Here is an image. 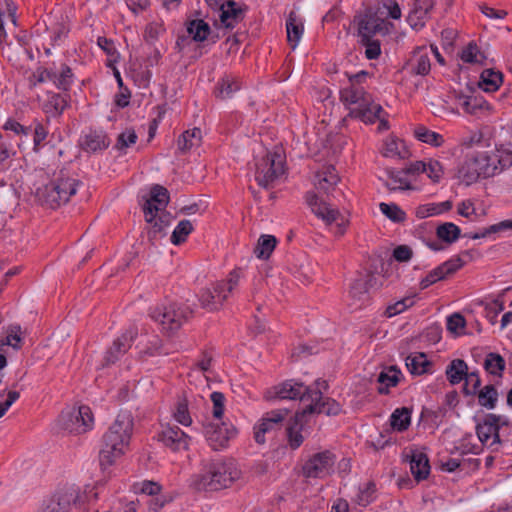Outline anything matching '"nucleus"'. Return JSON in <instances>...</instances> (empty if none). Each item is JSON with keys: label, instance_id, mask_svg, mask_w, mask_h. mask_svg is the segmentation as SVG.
<instances>
[{"label": "nucleus", "instance_id": "1a4fd4ad", "mask_svg": "<svg viewBox=\"0 0 512 512\" xmlns=\"http://www.w3.org/2000/svg\"><path fill=\"white\" fill-rule=\"evenodd\" d=\"M243 276V270L236 268L229 272L226 279L217 281L212 288L203 290L199 298L202 307L210 311L219 309L230 296L239 291Z\"/></svg>", "mask_w": 512, "mask_h": 512}, {"label": "nucleus", "instance_id": "423d86ee", "mask_svg": "<svg viewBox=\"0 0 512 512\" xmlns=\"http://www.w3.org/2000/svg\"><path fill=\"white\" fill-rule=\"evenodd\" d=\"M78 186L77 179L60 172L49 183L37 189L36 198L42 206L56 209L76 194Z\"/></svg>", "mask_w": 512, "mask_h": 512}, {"label": "nucleus", "instance_id": "72a5a7b5", "mask_svg": "<svg viewBox=\"0 0 512 512\" xmlns=\"http://www.w3.org/2000/svg\"><path fill=\"white\" fill-rule=\"evenodd\" d=\"M503 82V75L500 71L485 69L480 75L479 87L485 92H495Z\"/></svg>", "mask_w": 512, "mask_h": 512}, {"label": "nucleus", "instance_id": "79ce46f5", "mask_svg": "<svg viewBox=\"0 0 512 512\" xmlns=\"http://www.w3.org/2000/svg\"><path fill=\"white\" fill-rule=\"evenodd\" d=\"M386 186L390 190H411L413 189L406 171H389V180Z\"/></svg>", "mask_w": 512, "mask_h": 512}, {"label": "nucleus", "instance_id": "cd10ccee", "mask_svg": "<svg viewBox=\"0 0 512 512\" xmlns=\"http://www.w3.org/2000/svg\"><path fill=\"white\" fill-rule=\"evenodd\" d=\"M341 100L350 109L355 106L368 105L371 102V95L366 93L362 87L351 85L341 92Z\"/></svg>", "mask_w": 512, "mask_h": 512}, {"label": "nucleus", "instance_id": "3c124183", "mask_svg": "<svg viewBox=\"0 0 512 512\" xmlns=\"http://www.w3.org/2000/svg\"><path fill=\"white\" fill-rule=\"evenodd\" d=\"M193 231V225L190 220H181L175 227L171 235V242L179 245L186 241L187 236Z\"/></svg>", "mask_w": 512, "mask_h": 512}, {"label": "nucleus", "instance_id": "37998d69", "mask_svg": "<svg viewBox=\"0 0 512 512\" xmlns=\"http://www.w3.org/2000/svg\"><path fill=\"white\" fill-rule=\"evenodd\" d=\"M382 154L389 158H405L408 154L404 142L395 138L385 141Z\"/></svg>", "mask_w": 512, "mask_h": 512}, {"label": "nucleus", "instance_id": "aec40b11", "mask_svg": "<svg viewBox=\"0 0 512 512\" xmlns=\"http://www.w3.org/2000/svg\"><path fill=\"white\" fill-rule=\"evenodd\" d=\"M463 266V261L460 257L456 256L448 261L442 263L435 269H433L425 278L420 282L421 289H426L430 285L436 283L439 280L444 279L448 275L453 274L459 268Z\"/></svg>", "mask_w": 512, "mask_h": 512}, {"label": "nucleus", "instance_id": "393cba45", "mask_svg": "<svg viewBox=\"0 0 512 512\" xmlns=\"http://www.w3.org/2000/svg\"><path fill=\"white\" fill-rule=\"evenodd\" d=\"M77 499V491L73 487L56 493L47 503L43 512H69L72 503Z\"/></svg>", "mask_w": 512, "mask_h": 512}, {"label": "nucleus", "instance_id": "a211bd4d", "mask_svg": "<svg viewBox=\"0 0 512 512\" xmlns=\"http://www.w3.org/2000/svg\"><path fill=\"white\" fill-rule=\"evenodd\" d=\"M286 413L280 410H273L267 412L263 417L254 425V439L258 444H264L265 434L278 429L284 419Z\"/></svg>", "mask_w": 512, "mask_h": 512}, {"label": "nucleus", "instance_id": "b1692460", "mask_svg": "<svg viewBox=\"0 0 512 512\" xmlns=\"http://www.w3.org/2000/svg\"><path fill=\"white\" fill-rule=\"evenodd\" d=\"M373 280L374 275L367 273L365 275L359 276L352 283L349 294L353 300L352 305L355 306V309L361 308L368 301V290L369 287L372 286Z\"/></svg>", "mask_w": 512, "mask_h": 512}, {"label": "nucleus", "instance_id": "338daca9", "mask_svg": "<svg viewBox=\"0 0 512 512\" xmlns=\"http://www.w3.org/2000/svg\"><path fill=\"white\" fill-rule=\"evenodd\" d=\"M19 398L16 391H8L6 394H0V418L5 415L11 405Z\"/></svg>", "mask_w": 512, "mask_h": 512}, {"label": "nucleus", "instance_id": "a19ab883", "mask_svg": "<svg viewBox=\"0 0 512 512\" xmlns=\"http://www.w3.org/2000/svg\"><path fill=\"white\" fill-rule=\"evenodd\" d=\"M467 364L462 359H454L446 368V375L450 384H459L465 380Z\"/></svg>", "mask_w": 512, "mask_h": 512}, {"label": "nucleus", "instance_id": "c85d7f7f", "mask_svg": "<svg viewBox=\"0 0 512 512\" xmlns=\"http://www.w3.org/2000/svg\"><path fill=\"white\" fill-rule=\"evenodd\" d=\"M340 178L333 166H325L315 175V186L324 193H329L339 182Z\"/></svg>", "mask_w": 512, "mask_h": 512}, {"label": "nucleus", "instance_id": "e2e57ef3", "mask_svg": "<svg viewBox=\"0 0 512 512\" xmlns=\"http://www.w3.org/2000/svg\"><path fill=\"white\" fill-rule=\"evenodd\" d=\"M481 58L482 55L478 47L473 43H470L461 53V59L466 63H481Z\"/></svg>", "mask_w": 512, "mask_h": 512}, {"label": "nucleus", "instance_id": "864d4df0", "mask_svg": "<svg viewBox=\"0 0 512 512\" xmlns=\"http://www.w3.org/2000/svg\"><path fill=\"white\" fill-rule=\"evenodd\" d=\"M380 211L391 221L400 223L403 222L406 218L405 212L394 203H380L379 204Z\"/></svg>", "mask_w": 512, "mask_h": 512}, {"label": "nucleus", "instance_id": "c9c22d12", "mask_svg": "<svg viewBox=\"0 0 512 512\" xmlns=\"http://www.w3.org/2000/svg\"><path fill=\"white\" fill-rule=\"evenodd\" d=\"M52 82L58 89L69 90L73 83L71 68L65 64H62L59 69L53 68Z\"/></svg>", "mask_w": 512, "mask_h": 512}, {"label": "nucleus", "instance_id": "9d476101", "mask_svg": "<svg viewBox=\"0 0 512 512\" xmlns=\"http://www.w3.org/2000/svg\"><path fill=\"white\" fill-rule=\"evenodd\" d=\"M58 431L69 434H84L94 427V415L91 408L81 404L65 408L55 423Z\"/></svg>", "mask_w": 512, "mask_h": 512}, {"label": "nucleus", "instance_id": "49530a36", "mask_svg": "<svg viewBox=\"0 0 512 512\" xmlns=\"http://www.w3.org/2000/svg\"><path fill=\"white\" fill-rule=\"evenodd\" d=\"M277 240L272 235H262L254 249L255 255L260 259H267L275 249Z\"/></svg>", "mask_w": 512, "mask_h": 512}, {"label": "nucleus", "instance_id": "7c9ffc66", "mask_svg": "<svg viewBox=\"0 0 512 512\" xmlns=\"http://www.w3.org/2000/svg\"><path fill=\"white\" fill-rule=\"evenodd\" d=\"M406 367L412 375L431 372L432 363L424 353H412L406 358Z\"/></svg>", "mask_w": 512, "mask_h": 512}, {"label": "nucleus", "instance_id": "f3484780", "mask_svg": "<svg viewBox=\"0 0 512 512\" xmlns=\"http://www.w3.org/2000/svg\"><path fill=\"white\" fill-rule=\"evenodd\" d=\"M137 336V330L128 329L120 337H118L112 346L105 352L101 367L114 364L121 356H123L131 347L133 340Z\"/></svg>", "mask_w": 512, "mask_h": 512}, {"label": "nucleus", "instance_id": "09e8293b", "mask_svg": "<svg viewBox=\"0 0 512 512\" xmlns=\"http://www.w3.org/2000/svg\"><path fill=\"white\" fill-rule=\"evenodd\" d=\"M484 368L491 375L501 376L505 368V360L497 353H489L485 358Z\"/></svg>", "mask_w": 512, "mask_h": 512}, {"label": "nucleus", "instance_id": "f257e3e1", "mask_svg": "<svg viewBox=\"0 0 512 512\" xmlns=\"http://www.w3.org/2000/svg\"><path fill=\"white\" fill-rule=\"evenodd\" d=\"M265 397L268 400H299L300 410L288 422L286 433L291 449L299 448L308 432L307 416L314 413L337 414L339 406L325 401L318 386H272Z\"/></svg>", "mask_w": 512, "mask_h": 512}, {"label": "nucleus", "instance_id": "20e7f679", "mask_svg": "<svg viewBox=\"0 0 512 512\" xmlns=\"http://www.w3.org/2000/svg\"><path fill=\"white\" fill-rule=\"evenodd\" d=\"M240 477L241 471L233 460L211 461L191 477L190 486L197 491H218L230 487Z\"/></svg>", "mask_w": 512, "mask_h": 512}, {"label": "nucleus", "instance_id": "5701e85b", "mask_svg": "<svg viewBox=\"0 0 512 512\" xmlns=\"http://www.w3.org/2000/svg\"><path fill=\"white\" fill-rule=\"evenodd\" d=\"M433 6V0H414L413 6L407 16V22L410 27L414 30L422 29L429 19V13Z\"/></svg>", "mask_w": 512, "mask_h": 512}, {"label": "nucleus", "instance_id": "bb28decb", "mask_svg": "<svg viewBox=\"0 0 512 512\" xmlns=\"http://www.w3.org/2000/svg\"><path fill=\"white\" fill-rule=\"evenodd\" d=\"M405 459L409 462L410 471L417 481L424 480L428 477L430 465L426 454L412 450L410 454L405 455Z\"/></svg>", "mask_w": 512, "mask_h": 512}, {"label": "nucleus", "instance_id": "2f4dec72", "mask_svg": "<svg viewBox=\"0 0 512 512\" xmlns=\"http://www.w3.org/2000/svg\"><path fill=\"white\" fill-rule=\"evenodd\" d=\"M287 40L292 49H295L302 37L304 27L295 12H291L286 21Z\"/></svg>", "mask_w": 512, "mask_h": 512}, {"label": "nucleus", "instance_id": "603ef678", "mask_svg": "<svg viewBox=\"0 0 512 512\" xmlns=\"http://www.w3.org/2000/svg\"><path fill=\"white\" fill-rule=\"evenodd\" d=\"M378 384H398L402 381V373L396 366L382 369L377 375Z\"/></svg>", "mask_w": 512, "mask_h": 512}, {"label": "nucleus", "instance_id": "2eb2a0df", "mask_svg": "<svg viewBox=\"0 0 512 512\" xmlns=\"http://www.w3.org/2000/svg\"><path fill=\"white\" fill-rule=\"evenodd\" d=\"M204 433L209 446L217 451L228 446L229 441L236 436L237 430L231 424L217 421L206 424Z\"/></svg>", "mask_w": 512, "mask_h": 512}, {"label": "nucleus", "instance_id": "412c9836", "mask_svg": "<svg viewBox=\"0 0 512 512\" xmlns=\"http://www.w3.org/2000/svg\"><path fill=\"white\" fill-rule=\"evenodd\" d=\"M245 17V10L232 0H227L220 5V26L232 30Z\"/></svg>", "mask_w": 512, "mask_h": 512}, {"label": "nucleus", "instance_id": "bf43d9fd", "mask_svg": "<svg viewBox=\"0 0 512 512\" xmlns=\"http://www.w3.org/2000/svg\"><path fill=\"white\" fill-rule=\"evenodd\" d=\"M137 134L133 129H126L121 134H119L116 148L118 150H124L131 145H134L137 141Z\"/></svg>", "mask_w": 512, "mask_h": 512}, {"label": "nucleus", "instance_id": "4468645a", "mask_svg": "<svg viewBox=\"0 0 512 512\" xmlns=\"http://www.w3.org/2000/svg\"><path fill=\"white\" fill-rule=\"evenodd\" d=\"M306 202L311 208V211L326 225H331L332 223L337 222V234L341 235L344 233V220L337 209L321 201L318 196L313 193H308L306 195Z\"/></svg>", "mask_w": 512, "mask_h": 512}, {"label": "nucleus", "instance_id": "6e6d98bb", "mask_svg": "<svg viewBox=\"0 0 512 512\" xmlns=\"http://www.w3.org/2000/svg\"><path fill=\"white\" fill-rule=\"evenodd\" d=\"M174 418L178 423L184 426H189L192 423L186 399L180 400L177 403L176 410L174 412Z\"/></svg>", "mask_w": 512, "mask_h": 512}, {"label": "nucleus", "instance_id": "39448f33", "mask_svg": "<svg viewBox=\"0 0 512 512\" xmlns=\"http://www.w3.org/2000/svg\"><path fill=\"white\" fill-rule=\"evenodd\" d=\"M512 166V153L502 149L474 152L466 161L464 177L472 183L480 177L489 178Z\"/></svg>", "mask_w": 512, "mask_h": 512}, {"label": "nucleus", "instance_id": "7ed1b4c3", "mask_svg": "<svg viewBox=\"0 0 512 512\" xmlns=\"http://www.w3.org/2000/svg\"><path fill=\"white\" fill-rule=\"evenodd\" d=\"M133 418L129 413H120L103 436V447L99 462L103 469L113 465L126 453L133 431Z\"/></svg>", "mask_w": 512, "mask_h": 512}, {"label": "nucleus", "instance_id": "473e14b6", "mask_svg": "<svg viewBox=\"0 0 512 512\" xmlns=\"http://www.w3.org/2000/svg\"><path fill=\"white\" fill-rule=\"evenodd\" d=\"M413 135L418 141L432 147H440L445 142L443 135L428 129L424 125L415 126L413 129Z\"/></svg>", "mask_w": 512, "mask_h": 512}, {"label": "nucleus", "instance_id": "dca6fc26", "mask_svg": "<svg viewBox=\"0 0 512 512\" xmlns=\"http://www.w3.org/2000/svg\"><path fill=\"white\" fill-rule=\"evenodd\" d=\"M508 421L506 418L495 415L487 414L484 420L477 424L476 433L479 441L483 445L490 447L500 444L499 429L502 425H507Z\"/></svg>", "mask_w": 512, "mask_h": 512}, {"label": "nucleus", "instance_id": "4c0bfd02", "mask_svg": "<svg viewBox=\"0 0 512 512\" xmlns=\"http://www.w3.org/2000/svg\"><path fill=\"white\" fill-rule=\"evenodd\" d=\"M239 89L240 84L235 77L225 76L217 83L215 95L220 99H228Z\"/></svg>", "mask_w": 512, "mask_h": 512}, {"label": "nucleus", "instance_id": "6ab92c4d", "mask_svg": "<svg viewBox=\"0 0 512 512\" xmlns=\"http://www.w3.org/2000/svg\"><path fill=\"white\" fill-rule=\"evenodd\" d=\"M212 362V356L207 353L204 354L197 366L189 373V382H223L224 379H222L221 376L212 368Z\"/></svg>", "mask_w": 512, "mask_h": 512}, {"label": "nucleus", "instance_id": "6e6552de", "mask_svg": "<svg viewBox=\"0 0 512 512\" xmlns=\"http://www.w3.org/2000/svg\"><path fill=\"white\" fill-rule=\"evenodd\" d=\"M150 317L162 333L170 335L178 331L192 315V309L185 303H162L150 309Z\"/></svg>", "mask_w": 512, "mask_h": 512}, {"label": "nucleus", "instance_id": "13d9d810", "mask_svg": "<svg viewBox=\"0 0 512 512\" xmlns=\"http://www.w3.org/2000/svg\"><path fill=\"white\" fill-rule=\"evenodd\" d=\"M425 166V168H427L425 173L427 174L428 178L433 182H439L444 174L441 163L435 159H428L425 161Z\"/></svg>", "mask_w": 512, "mask_h": 512}, {"label": "nucleus", "instance_id": "69168bd1", "mask_svg": "<svg viewBox=\"0 0 512 512\" xmlns=\"http://www.w3.org/2000/svg\"><path fill=\"white\" fill-rule=\"evenodd\" d=\"M48 136V130L44 127V125L40 122H36L34 125V136H33V143H34V151H39L41 145L45 141V139Z\"/></svg>", "mask_w": 512, "mask_h": 512}, {"label": "nucleus", "instance_id": "4be33fe9", "mask_svg": "<svg viewBox=\"0 0 512 512\" xmlns=\"http://www.w3.org/2000/svg\"><path fill=\"white\" fill-rule=\"evenodd\" d=\"M159 440L173 451L188 449L189 436L177 426H167L159 434Z\"/></svg>", "mask_w": 512, "mask_h": 512}, {"label": "nucleus", "instance_id": "c756f323", "mask_svg": "<svg viewBox=\"0 0 512 512\" xmlns=\"http://www.w3.org/2000/svg\"><path fill=\"white\" fill-rule=\"evenodd\" d=\"M381 112L382 107L371 98L368 105L351 107L349 116L358 118L365 123H374L376 119H380Z\"/></svg>", "mask_w": 512, "mask_h": 512}, {"label": "nucleus", "instance_id": "f704fd0d", "mask_svg": "<svg viewBox=\"0 0 512 512\" xmlns=\"http://www.w3.org/2000/svg\"><path fill=\"white\" fill-rule=\"evenodd\" d=\"M22 344V329L18 324H12L5 328L4 336L0 338V350L4 346L19 349Z\"/></svg>", "mask_w": 512, "mask_h": 512}, {"label": "nucleus", "instance_id": "8fccbe9b", "mask_svg": "<svg viewBox=\"0 0 512 512\" xmlns=\"http://www.w3.org/2000/svg\"><path fill=\"white\" fill-rule=\"evenodd\" d=\"M460 228L452 222H446L437 228V236L439 239L447 242L453 243L460 236Z\"/></svg>", "mask_w": 512, "mask_h": 512}, {"label": "nucleus", "instance_id": "5fc2aeb1", "mask_svg": "<svg viewBox=\"0 0 512 512\" xmlns=\"http://www.w3.org/2000/svg\"><path fill=\"white\" fill-rule=\"evenodd\" d=\"M457 100L458 104L464 109L465 112L469 114L475 113L478 109L482 107V101L477 97L461 94L457 96Z\"/></svg>", "mask_w": 512, "mask_h": 512}, {"label": "nucleus", "instance_id": "a878e982", "mask_svg": "<svg viewBox=\"0 0 512 512\" xmlns=\"http://www.w3.org/2000/svg\"><path fill=\"white\" fill-rule=\"evenodd\" d=\"M432 52V46L430 49L426 47L416 49L408 62V67L410 68L411 73L421 76L427 75L431 69L430 56Z\"/></svg>", "mask_w": 512, "mask_h": 512}, {"label": "nucleus", "instance_id": "9b49d317", "mask_svg": "<svg viewBox=\"0 0 512 512\" xmlns=\"http://www.w3.org/2000/svg\"><path fill=\"white\" fill-rule=\"evenodd\" d=\"M284 174V158L279 152H268L256 164V181L269 188L275 180Z\"/></svg>", "mask_w": 512, "mask_h": 512}, {"label": "nucleus", "instance_id": "c03bdc74", "mask_svg": "<svg viewBox=\"0 0 512 512\" xmlns=\"http://www.w3.org/2000/svg\"><path fill=\"white\" fill-rule=\"evenodd\" d=\"M411 422V411L406 408H398L396 409L391 417H390V424L393 429L397 431H405Z\"/></svg>", "mask_w": 512, "mask_h": 512}, {"label": "nucleus", "instance_id": "f8f14e48", "mask_svg": "<svg viewBox=\"0 0 512 512\" xmlns=\"http://www.w3.org/2000/svg\"><path fill=\"white\" fill-rule=\"evenodd\" d=\"M358 35L360 39L374 38L377 35L385 36L393 25L380 17L372 9L366 10L357 17Z\"/></svg>", "mask_w": 512, "mask_h": 512}, {"label": "nucleus", "instance_id": "774afa93", "mask_svg": "<svg viewBox=\"0 0 512 512\" xmlns=\"http://www.w3.org/2000/svg\"><path fill=\"white\" fill-rule=\"evenodd\" d=\"M211 400L213 402V416L216 420H220L224 413V395L220 392H213Z\"/></svg>", "mask_w": 512, "mask_h": 512}, {"label": "nucleus", "instance_id": "0eeeda50", "mask_svg": "<svg viewBox=\"0 0 512 512\" xmlns=\"http://www.w3.org/2000/svg\"><path fill=\"white\" fill-rule=\"evenodd\" d=\"M169 203L168 190L160 185L151 188L149 197L143 204V213L147 223L151 225L150 234L157 237L169 225V214L166 207Z\"/></svg>", "mask_w": 512, "mask_h": 512}, {"label": "nucleus", "instance_id": "ddd939ff", "mask_svg": "<svg viewBox=\"0 0 512 512\" xmlns=\"http://www.w3.org/2000/svg\"><path fill=\"white\" fill-rule=\"evenodd\" d=\"M336 456L326 450L310 456L302 466V474L306 478L323 479L333 472Z\"/></svg>", "mask_w": 512, "mask_h": 512}, {"label": "nucleus", "instance_id": "58836bf2", "mask_svg": "<svg viewBox=\"0 0 512 512\" xmlns=\"http://www.w3.org/2000/svg\"><path fill=\"white\" fill-rule=\"evenodd\" d=\"M84 149L96 152L109 146V140L103 131H93L85 136L83 142Z\"/></svg>", "mask_w": 512, "mask_h": 512}, {"label": "nucleus", "instance_id": "0e129e2a", "mask_svg": "<svg viewBox=\"0 0 512 512\" xmlns=\"http://www.w3.org/2000/svg\"><path fill=\"white\" fill-rule=\"evenodd\" d=\"M465 324L464 317L459 313H454L447 318V329L453 333L460 334Z\"/></svg>", "mask_w": 512, "mask_h": 512}, {"label": "nucleus", "instance_id": "680f3d73", "mask_svg": "<svg viewBox=\"0 0 512 512\" xmlns=\"http://www.w3.org/2000/svg\"><path fill=\"white\" fill-rule=\"evenodd\" d=\"M508 229H512V219L504 220L498 224L491 225L489 228L485 229L482 233L471 234V235H469V237L472 239L484 238L491 233H497L499 231L508 230Z\"/></svg>", "mask_w": 512, "mask_h": 512}, {"label": "nucleus", "instance_id": "a18cd8bd", "mask_svg": "<svg viewBox=\"0 0 512 512\" xmlns=\"http://www.w3.org/2000/svg\"><path fill=\"white\" fill-rule=\"evenodd\" d=\"M67 107V100L60 94H52L43 105V110L48 116L56 117L63 113Z\"/></svg>", "mask_w": 512, "mask_h": 512}, {"label": "nucleus", "instance_id": "052dcab7", "mask_svg": "<svg viewBox=\"0 0 512 512\" xmlns=\"http://www.w3.org/2000/svg\"><path fill=\"white\" fill-rule=\"evenodd\" d=\"M414 303L413 299L410 297L404 298L395 302L394 304L389 305L386 308L385 315L387 317L396 316L402 312H404L408 307L412 306Z\"/></svg>", "mask_w": 512, "mask_h": 512}, {"label": "nucleus", "instance_id": "4d7b16f0", "mask_svg": "<svg viewBox=\"0 0 512 512\" xmlns=\"http://www.w3.org/2000/svg\"><path fill=\"white\" fill-rule=\"evenodd\" d=\"M361 44L365 47L366 58L372 60L377 59L381 54L380 41L375 38L360 39Z\"/></svg>", "mask_w": 512, "mask_h": 512}, {"label": "nucleus", "instance_id": "f03ea898", "mask_svg": "<svg viewBox=\"0 0 512 512\" xmlns=\"http://www.w3.org/2000/svg\"><path fill=\"white\" fill-rule=\"evenodd\" d=\"M133 418L129 413H120L103 436V447L99 462L103 469L113 465L126 453L133 431Z\"/></svg>", "mask_w": 512, "mask_h": 512}, {"label": "nucleus", "instance_id": "ea45409f", "mask_svg": "<svg viewBox=\"0 0 512 512\" xmlns=\"http://www.w3.org/2000/svg\"><path fill=\"white\" fill-rule=\"evenodd\" d=\"M186 31L192 40L202 42L210 34V26L202 19L191 20L187 23Z\"/></svg>", "mask_w": 512, "mask_h": 512}, {"label": "nucleus", "instance_id": "e433bc0d", "mask_svg": "<svg viewBox=\"0 0 512 512\" xmlns=\"http://www.w3.org/2000/svg\"><path fill=\"white\" fill-rule=\"evenodd\" d=\"M202 140V132L199 128H193L191 130H187L181 134L178 138L177 144L178 149L181 152H186L193 147H197L200 145Z\"/></svg>", "mask_w": 512, "mask_h": 512}, {"label": "nucleus", "instance_id": "de8ad7c7", "mask_svg": "<svg viewBox=\"0 0 512 512\" xmlns=\"http://www.w3.org/2000/svg\"><path fill=\"white\" fill-rule=\"evenodd\" d=\"M477 398L479 405L493 409L498 401V392L495 386H480Z\"/></svg>", "mask_w": 512, "mask_h": 512}]
</instances>
